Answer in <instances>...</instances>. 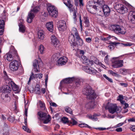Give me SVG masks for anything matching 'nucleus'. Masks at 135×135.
Wrapping results in <instances>:
<instances>
[{
	"mask_svg": "<svg viewBox=\"0 0 135 135\" xmlns=\"http://www.w3.org/2000/svg\"><path fill=\"white\" fill-rule=\"evenodd\" d=\"M82 93L90 99H94L97 97L96 95L94 90L89 85L87 86L83 89Z\"/></svg>",
	"mask_w": 135,
	"mask_h": 135,
	"instance_id": "nucleus-1",
	"label": "nucleus"
},
{
	"mask_svg": "<svg viewBox=\"0 0 135 135\" xmlns=\"http://www.w3.org/2000/svg\"><path fill=\"white\" fill-rule=\"evenodd\" d=\"M38 115L39 116V119L44 121V124H47L50 122L51 119L50 116L49 115H47V113H44L42 111H40L38 113Z\"/></svg>",
	"mask_w": 135,
	"mask_h": 135,
	"instance_id": "nucleus-2",
	"label": "nucleus"
},
{
	"mask_svg": "<svg viewBox=\"0 0 135 135\" xmlns=\"http://www.w3.org/2000/svg\"><path fill=\"white\" fill-rule=\"evenodd\" d=\"M40 9V8L38 6H35L28 13L27 17V21L28 23L31 22L32 19L35 16V13L38 12Z\"/></svg>",
	"mask_w": 135,
	"mask_h": 135,
	"instance_id": "nucleus-3",
	"label": "nucleus"
},
{
	"mask_svg": "<svg viewBox=\"0 0 135 135\" xmlns=\"http://www.w3.org/2000/svg\"><path fill=\"white\" fill-rule=\"evenodd\" d=\"M106 109L108 110L109 112L112 114L117 112L119 110V109L116 104H113L108 102L105 107Z\"/></svg>",
	"mask_w": 135,
	"mask_h": 135,
	"instance_id": "nucleus-4",
	"label": "nucleus"
},
{
	"mask_svg": "<svg viewBox=\"0 0 135 135\" xmlns=\"http://www.w3.org/2000/svg\"><path fill=\"white\" fill-rule=\"evenodd\" d=\"M95 5L94 7L96 8L97 13L101 15V13L102 12V8L104 4V2L103 0H98L96 2H95Z\"/></svg>",
	"mask_w": 135,
	"mask_h": 135,
	"instance_id": "nucleus-5",
	"label": "nucleus"
},
{
	"mask_svg": "<svg viewBox=\"0 0 135 135\" xmlns=\"http://www.w3.org/2000/svg\"><path fill=\"white\" fill-rule=\"evenodd\" d=\"M118 57L113 58L112 60V66L115 68H118L123 66V60H118Z\"/></svg>",
	"mask_w": 135,
	"mask_h": 135,
	"instance_id": "nucleus-6",
	"label": "nucleus"
},
{
	"mask_svg": "<svg viewBox=\"0 0 135 135\" xmlns=\"http://www.w3.org/2000/svg\"><path fill=\"white\" fill-rule=\"evenodd\" d=\"M47 10L50 16L55 17L57 16L58 12L55 7L51 5L49 6L47 8Z\"/></svg>",
	"mask_w": 135,
	"mask_h": 135,
	"instance_id": "nucleus-7",
	"label": "nucleus"
},
{
	"mask_svg": "<svg viewBox=\"0 0 135 135\" xmlns=\"http://www.w3.org/2000/svg\"><path fill=\"white\" fill-rule=\"evenodd\" d=\"M115 8L117 11L121 14H124L128 12V8L120 4H116Z\"/></svg>",
	"mask_w": 135,
	"mask_h": 135,
	"instance_id": "nucleus-8",
	"label": "nucleus"
},
{
	"mask_svg": "<svg viewBox=\"0 0 135 135\" xmlns=\"http://www.w3.org/2000/svg\"><path fill=\"white\" fill-rule=\"evenodd\" d=\"M9 65L10 69L13 71L17 70L20 65L18 61L15 60L11 62Z\"/></svg>",
	"mask_w": 135,
	"mask_h": 135,
	"instance_id": "nucleus-9",
	"label": "nucleus"
},
{
	"mask_svg": "<svg viewBox=\"0 0 135 135\" xmlns=\"http://www.w3.org/2000/svg\"><path fill=\"white\" fill-rule=\"evenodd\" d=\"M83 70L85 72L90 74H95L97 71L94 68L91 67L85 66L83 68Z\"/></svg>",
	"mask_w": 135,
	"mask_h": 135,
	"instance_id": "nucleus-10",
	"label": "nucleus"
},
{
	"mask_svg": "<svg viewBox=\"0 0 135 135\" xmlns=\"http://www.w3.org/2000/svg\"><path fill=\"white\" fill-rule=\"evenodd\" d=\"M57 23L58 28L60 31H63L66 30V26L65 21L61 20L59 21Z\"/></svg>",
	"mask_w": 135,
	"mask_h": 135,
	"instance_id": "nucleus-11",
	"label": "nucleus"
},
{
	"mask_svg": "<svg viewBox=\"0 0 135 135\" xmlns=\"http://www.w3.org/2000/svg\"><path fill=\"white\" fill-rule=\"evenodd\" d=\"M80 59L84 64L86 65H90L93 63L92 61L90 60L86 56L83 55L81 56Z\"/></svg>",
	"mask_w": 135,
	"mask_h": 135,
	"instance_id": "nucleus-12",
	"label": "nucleus"
},
{
	"mask_svg": "<svg viewBox=\"0 0 135 135\" xmlns=\"http://www.w3.org/2000/svg\"><path fill=\"white\" fill-rule=\"evenodd\" d=\"M128 18L131 22L135 23V11L130 12L128 15Z\"/></svg>",
	"mask_w": 135,
	"mask_h": 135,
	"instance_id": "nucleus-13",
	"label": "nucleus"
},
{
	"mask_svg": "<svg viewBox=\"0 0 135 135\" xmlns=\"http://www.w3.org/2000/svg\"><path fill=\"white\" fill-rule=\"evenodd\" d=\"M33 69L34 71L36 73L40 72L39 65L37 60L35 59L33 62Z\"/></svg>",
	"mask_w": 135,
	"mask_h": 135,
	"instance_id": "nucleus-14",
	"label": "nucleus"
},
{
	"mask_svg": "<svg viewBox=\"0 0 135 135\" xmlns=\"http://www.w3.org/2000/svg\"><path fill=\"white\" fill-rule=\"evenodd\" d=\"M68 58L65 57H62L60 58L57 61L58 65H65L67 62Z\"/></svg>",
	"mask_w": 135,
	"mask_h": 135,
	"instance_id": "nucleus-15",
	"label": "nucleus"
},
{
	"mask_svg": "<svg viewBox=\"0 0 135 135\" xmlns=\"http://www.w3.org/2000/svg\"><path fill=\"white\" fill-rule=\"evenodd\" d=\"M120 26L118 25H113L111 26L110 30L117 34H119L120 29Z\"/></svg>",
	"mask_w": 135,
	"mask_h": 135,
	"instance_id": "nucleus-16",
	"label": "nucleus"
},
{
	"mask_svg": "<svg viewBox=\"0 0 135 135\" xmlns=\"http://www.w3.org/2000/svg\"><path fill=\"white\" fill-rule=\"evenodd\" d=\"M69 41L71 44V46L73 48L76 46V44L75 43V39L74 36L73 34H71L69 36Z\"/></svg>",
	"mask_w": 135,
	"mask_h": 135,
	"instance_id": "nucleus-17",
	"label": "nucleus"
},
{
	"mask_svg": "<svg viewBox=\"0 0 135 135\" xmlns=\"http://www.w3.org/2000/svg\"><path fill=\"white\" fill-rule=\"evenodd\" d=\"M51 38V44L55 46H56L59 43V41L55 36L52 35Z\"/></svg>",
	"mask_w": 135,
	"mask_h": 135,
	"instance_id": "nucleus-18",
	"label": "nucleus"
},
{
	"mask_svg": "<svg viewBox=\"0 0 135 135\" xmlns=\"http://www.w3.org/2000/svg\"><path fill=\"white\" fill-rule=\"evenodd\" d=\"M11 54L12 55L13 59H15L19 60L20 59L19 56L18 55L17 51L15 49L11 50L9 51Z\"/></svg>",
	"mask_w": 135,
	"mask_h": 135,
	"instance_id": "nucleus-19",
	"label": "nucleus"
},
{
	"mask_svg": "<svg viewBox=\"0 0 135 135\" xmlns=\"http://www.w3.org/2000/svg\"><path fill=\"white\" fill-rule=\"evenodd\" d=\"M102 12H104V14L105 15H109L110 12V9L108 6L106 5H104L102 8Z\"/></svg>",
	"mask_w": 135,
	"mask_h": 135,
	"instance_id": "nucleus-20",
	"label": "nucleus"
},
{
	"mask_svg": "<svg viewBox=\"0 0 135 135\" xmlns=\"http://www.w3.org/2000/svg\"><path fill=\"white\" fill-rule=\"evenodd\" d=\"M9 86L8 85L2 86L1 89L2 92H3L4 93H6L10 92L11 91V89Z\"/></svg>",
	"mask_w": 135,
	"mask_h": 135,
	"instance_id": "nucleus-21",
	"label": "nucleus"
},
{
	"mask_svg": "<svg viewBox=\"0 0 135 135\" xmlns=\"http://www.w3.org/2000/svg\"><path fill=\"white\" fill-rule=\"evenodd\" d=\"M95 6L88 5L86 6L88 11L92 14H95L97 13L96 8L94 7Z\"/></svg>",
	"mask_w": 135,
	"mask_h": 135,
	"instance_id": "nucleus-22",
	"label": "nucleus"
},
{
	"mask_svg": "<svg viewBox=\"0 0 135 135\" xmlns=\"http://www.w3.org/2000/svg\"><path fill=\"white\" fill-rule=\"evenodd\" d=\"M1 97L3 101L4 102H8L10 100V98L7 94H6L4 93H3L1 94Z\"/></svg>",
	"mask_w": 135,
	"mask_h": 135,
	"instance_id": "nucleus-23",
	"label": "nucleus"
},
{
	"mask_svg": "<svg viewBox=\"0 0 135 135\" xmlns=\"http://www.w3.org/2000/svg\"><path fill=\"white\" fill-rule=\"evenodd\" d=\"M8 85L11 86L13 90L14 91H17L18 89V87L17 85L12 81H11L8 83Z\"/></svg>",
	"mask_w": 135,
	"mask_h": 135,
	"instance_id": "nucleus-24",
	"label": "nucleus"
},
{
	"mask_svg": "<svg viewBox=\"0 0 135 135\" xmlns=\"http://www.w3.org/2000/svg\"><path fill=\"white\" fill-rule=\"evenodd\" d=\"M46 27L47 30L51 32L53 31V25L52 22H50L47 23L46 24Z\"/></svg>",
	"mask_w": 135,
	"mask_h": 135,
	"instance_id": "nucleus-25",
	"label": "nucleus"
},
{
	"mask_svg": "<svg viewBox=\"0 0 135 135\" xmlns=\"http://www.w3.org/2000/svg\"><path fill=\"white\" fill-rule=\"evenodd\" d=\"M66 1V2H64V3L68 7L70 11L72 12L73 11V9H72V7L73 6V5L71 4L70 0H65Z\"/></svg>",
	"mask_w": 135,
	"mask_h": 135,
	"instance_id": "nucleus-26",
	"label": "nucleus"
},
{
	"mask_svg": "<svg viewBox=\"0 0 135 135\" xmlns=\"http://www.w3.org/2000/svg\"><path fill=\"white\" fill-rule=\"evenodd\" d=\"M74 80V78H66L62 80L60 83L62 84L66 83H71Z\"/></svg>",
	"mask_w": 135,
	"mask_h": 135,
	"instance_id": "nucleus-27",
	"label": "nucleus"
},
{
	"mask_svg": "<svg viewBox=\"0 0 135 135\" xmlns=\"http://www.w3.org/2000/svg\"><path fill=\"white\" fill-rule=\"evenodd\" d=\"M9 128L7 124H5L4 126L3 129V135H9Z\"/></svg>",
	"mask_w": 135,
	"mask_h": 135,
	"instance_id": "nucleus-28",
	"label": "nucleus"
},
{
	"mask_svg": "<svg viewBox=\"0 0 135 135\" xmlns=\"http://www.w3.org/2000/svg\"><path fill=\"white\" fill-rule=\"evenodd\" d=\"M75 37L76 40V45H78L81 46H82L83 44V41L80 38L79 36Z\"/></svg>",
	"mask_w": 135,
	"mask_h": 135,
	"instance_id": "nucleus-29",
	"label": "nucleus"
},
{
	"mask_svg": "<svg viewBox=\"0 0 135 135\" xmlns=\"http://www.w3.org/2000/svg\"><path fill=\"white\" fill-rule=\"evenodd\" d=\"M94 106V102L93 101L87 103L85 105L86 108L88 109L93 108Z\"/></svg>",
	"mask_w": 135,
	"mask_h": 135,
	"instance_id": "nucleus-30",
	"label": "nucleus"
},
{
	"mask_svg": "<svg viewBox=\"0 0 135 135\" xmlns=\"http://www.w3.org/2000/svg\"><path fill=\"white\" fill-rule=\"evenodd\" d=\"M12 56L9 52L5 55L4 57L6 58L7 60L10 61L13 59Z\"/></svg>",
	"mask_w": 135,
	"mask_h": 135,
	"instance_id": "nucleus-31",
	"label": "nucleus"
},
{
	"mask_svg": "<svg viewBox=\"0 0 135 135\" xmlns=\"http://www.w3.org/2000/svg\"><path fill=\"white\" fill-rule=\"evenodd\" d=\"M44 32L42 30H40L38 31V36L39 38L42 40L44 38Z\"/></svg>",
	"mask_w": 135,
	"mask_h": 135,
	"instance_id": "nucleus-32",
	"label": "nucleus"
},
{
	"mask_svg": "<svg viewBox=\"0 0 135 135\" xmlns=\"http://www.w3.org/2000/svg\"><path fill=\"white\" fill-rule=\"evenodd\" d=\"M120 44V43L117 42H112L110 43L109 45L108 46V48L109 49L111 50L114 48V46H113V45L116 46L117 45Z\"/></svg>",
	"mask_w": 135,
	"mask_h": 135,
	"instance_id": "nucleus-33",
	"label": "nucleus"
},
{
	"mask_svg": "<svg viewBox=\"0 0 135 135\" xmlns=\"http://www.w3.org/2000/svg\"><path fill=\"white\" fill-rule=\"evenodd\" d=\"M19 26V30L20 32L22 33H24L26 30L25 26L22 24H19L18 25Z\"/></svg>",
	"mask_w": 135,
	"mask_h": 135,
	"instance_id": "nucleus-34",
	"label": "nucleus"
},
{
	"mask_svg": "<svg viewBox=\"0 0 135 135\" xmlns=\"http://www.w3.org/2000/svg\"><path fill=\"white\" fill-rule=\"evenodd\" d=\"M71 32V34H73V35L74 34L76 37L79 36L78 33V31L76 28L74 27H73L72 28Z\"/></svg>",
	"mask_w": 135,
	"mask_h": 135,
	"instance_id": "nucleus-35",
	"label": "nucleus"
},
{
	"mask_svg": "<svg viewBox=\"0 0 135 135\" xmlns=\"http://www.w3.org/2000/svg\"><path fill=\"white\" fill-rule=\"evenodd\" d=\"M8 14L4 10L3 12L2 13L1 16V18H2L5 20L6 21L7 19Z\"/></svg>",
	"mask_w": 135,
	"mask_h": 135,
	"instance_id": "nucleus-36",
	"label": "nucleus"
},
{
	"mask_svg": "<svg viewBox=\"0 0 135 135\" xmlns=\"http://www.w3.org/2000/svg\"><path fill=\"white\" fill-rule=\"evenodd\" d=\"M38 105H39L42 110H44L45 109V104L44 102L40 100L38 103Z\"/></svg>",
	"mask_w": 135,
	"mask_h": 135,
	"instance_id": "nucleus-37",
	"label": "nucleus"
},
{
	"mask_svg": "<svg viewBox=\"0 0 135 135\" xmlns=\"http://www.w3.org/2000/svg\"><path fill=\"white\" fill-rule=\"evenodd\" d=\"M35 92L36 94H40V89L39 85H37L35 88Z\"/></svg>",
	"mask_w": 135,
	"mask_h": 135,
	"instance_id": "nucleus-38",
	"label": "nucleus"
},
{
	"mask_svg": "<svg viewBox=\"0 0 135 135\" xmlns=\"http://www.w3.org/2000/svg\"><path fill=\"white\" fill-rule=\"evenodd\" d=\"M5 25V23L4 20H0V29H4Z\"/></svg>",
	"mask_w": 135,
	"mask_h": 135,
	"instance_id": "nucleus-39",
	"label": "nucleus"
},
{
	"mask_svg": "<svg viewBox=\"0 0 135 135\" xmlns=\"http://www.w3.org/2000/svg\"><path fill=\"white\" fill-rule=\"evenodd\" d=\"M65 110L66 112L71 114H72L73 112L72 109L69 107L66 106L65 108Z\"/></svg>",
	"mask_w": 135,
	"mask_h": 135,
	"instance_id": "nucleus-40",
	"label": "nucleus"
},
{
	"mask_svg": "<svg viewBox=\"0 0 135 135\" xmlns=\"http://www.w3.org/2000/svg\"><path fill=\"white\" fill-rule=\"evenodd\" d=\"M84 23L85 24V26L88 27L89 26V20L88 19L87 17H84Z\"/></svg>",
	"mask_w": 135,
	"mask_h": 135,
	"instance_id": "nucleus-41",
	"label": "nucleus"
},
{
	"mask_svg": "<svg viewBox=\"0 0 135 135\" xmlns=\"http://www.w3.org/2000/svg\"><path fill=\"white\" fill-rule=\"evenodd\" d=\"M43 76V74L41 73L37 74L34 75L33 74V77L35 78H38L40 79H41L42 78Z\"/></svg>",
	"mask_w": 135,
	"mask_h": 135,
	"instance_id": "nucleus-42",
	"label": "nucleus"
},
{
	"mask_svg": "<svg viewBox=\"0 0 135 135\" xmlns=\"http://www.w3.org/2000/svg\"><path fill=\"white\" fill-rule=\"evenodd\" d=\"M126 32V29L124 27L120 28L119 34H124Z\"/></svg>",
	"mask_w": 135,
	"mask_h": 135,
	"instance_id": "nucleus-43",
	"label": "nucleus"
},
{
	"mask_svg": "<svg viewBox=\"0 0 135 135\" xmlns=\"http://www.w3.org/2000/svg\"><path fill=\"white\" fill-rule=\"evenodd\" d=\"M23 129L28 133H30L31 132V130L28 128L27 126H23L22 127Z\"/></svg>",
	"mask_w": 135,
	"mask_h": 135,
	"instance_id": "nucleus-44",
	"label": "nucleus"
},
{
	"mask_svg": "<svg viewBox=\"0 0 135 135\" xmlns=\"http://www.w3.org/2000/svg\"><path fill=\"white\" fill-rule=\"evenodd\" d=\"M62 121L63 123H69L70 121H68V118L66 117H63L62 119Z\"/></svg>",
	"mask_w": 135,
	"mask_h": 135,
	"instance_id": "nucleus-45",
	"label": "nucleus"
},
{
	"mask_svg": "<svg viewBox=\"0 0 135 135\" xmlns=\"http://www.w3.org/2000/svg\"><path fill=\"white\" fill-rule=\"evenodd\" d=\"M39 50L41 54H43L44 53V47L42 45H40L39 48Z\"/></svg>",
	"mask_w": 135,
	"mask_h": 135,
	"instance_id": "nucleus-46",
	"label": "nucleus"
},
{
	"mask_svg": "<svg viewBox=\"0 0 135 135\" xmlns=\"http://www.w3.org/2000/svg\"><path fill=\"white\" fill-rule=\"evenodd\" d=\"M69 123L73 124V125H76L77 123V122L74 119L71 118V121H70Z\"/></svg>",
	"mask_w": 135,
	"mask_h": 135,
	"instance_id": "nucleus-47",
	"label": "nucleus"
},
{
	"mask_svg": "<svg viewBox=\"0 0 135 135\" xmlns=\"http://www.w3.org/2000/svg\"><path fill=\"white\" fill-rule=\"evenodd\" d=\"M109 73L113 76H117L118 75V74H117V73L115 72L112 70H109L108 71Z\"/></svg>",
	"mask_w": 135,
	"mask_h": 135,
	"instance_id": "nucleus-48",
	"label": "nucleus"
},
{
	"mask_svg": "<svg viewBox=\"0 0 135 135\" xmlns=\"http://www.w3.org/2000/svg\"><path fill=\"white\" fill-rule=\"evenodd\" d=\"M79 127H88L90 128V127L88 125L85 123H81L79 124Z\"/></svg>",
	"mask_w": 135,
	"mask_h": 135,
	"instance_id": "nucleus-49",
	"label": "nucleus"
},
{
	"mask_svg": "<svg viewBox=\"0 0 135 135\" xmlns=\"http://www.w3.org/2000/svg\"><path fill=\"white\" fill-rule=\"evenodd\" d=\"M122 44L124 46H130L133 45V44L131 42H127L126 43H123Z\"/></svg>",
	"mask_w": 135,
	"mask_h": 135,
	"instance_id": "nucleus-50",
	"label": "nucleus"
},
{
	"mask_svg": "<svg viewBox=\"0 0 135 135\" xmlns=\"http://www.w3.org/2000/svg\"><path fill=\"white\" fill-rule=\"evenodd\" d=\"M111 36L109 35L108 37H106L102 38L101 40L103 41H107L109 40L111 37Z\"/></svg>",
	"mask_w": 135,
	"mask_h": 135,
	"instance_id": "nucleus-51",
	"label": "nucleus"
},
{
	"mask_svg": "<svg viewBox=\"0 0 135 135\" xmlns=\"http://www.w3.org/2000/svg\"><path fill=\"white\" fill-rule=\"evenodd\" d=\"M118 98L117 100L118 101H120L123 99V96L122 95H119Z\"/></svg>",
	"mask_w": 135,
	"mask_h": 135,
	"instance_id": "nucleus-52",
	"label": "nucleus"
},
{
	"mask_svg": "<svg viewBox=\"0 0 135 135\" xmlns=\"http://www.w3.org/2000/svg\"><path fill=\"white\" fill-rule=\"evenodd\" d=\"M108 55L106 56L104 58V61L106 63H108L109 61V59Z\"/></svg>",
	"mask_w": 135,
	"mask_h": 135,
	"instance_id": "nucleus-53",
	"label": "nucleus"
},
{
	"mask_svg": "<svg viewBox=\"0 0 135 135\" xmlns=\"http://www.w3.org/2000/svg\"><path fill=\"white\" fill-rule=\"evenodd\" d=\"M119 84L122 86L124 87H126L128 86V84L127 83H120Z\"/></svg>",
	"mask_w": 135,
	"mask_h": 135,
	"instance_id": "nucleus-54",
	"label": "nucleus"
},
{
	"mask_svg": "<svg viewBox=\"0 0 135 135\" xmlns=\"http://www.w3.org/2000/svg\"><path fill=\"white\" fill-rule=\"evenodd\" d=\"M91 41V39L90 37H88L86 38V41L87 42L90 43Z\"/></svg>",
	"mask_w": 135,
	"mask_h": 135,
	"instance_id": "nucleus-55",
	"label": "nucleus"
},
{
	"mask_svg": "<svg viewBox=\"0 0 135 135\" xmlns=\"http://www.w3.org/2000/svg\"><path fill=\"white\" fill-rule=\"evenodd\" d=\"M130 129L134 131H135V126H132L130 128Z\"/></svg>",
	"mask_w": 135,
	"mask_h": 135,
	"instance_id": "nucleus-56",
	"label": "nucleus"
},
{
	"mask_svg": "<svg viewBox=\"0 0 135 135\" xmlns=\"http://www.w3.org/2000/svg\"><path fill=\"white\" fill-rule=\"evenodd\" d=\"M50 105L53 107H56L57 106V105L54 102H51L50 103Z\"/></svg>",
	"mask_w": 135,
	"mask_h": 135,
	"instance_id": "nucleus-57",
	"label": "nucleus"
},
{
	"mask_svg": "<svg viewBox=\"0 0 135 135\" xmlns=\"http://www.w3.org/2000/svg\"><path fill=\"white\" fill-rule=\"evenodd\" d=\"M130 38L131 39L135 41V34L130 36Z\"/></svg>",
	"mask_w": 135,
	"mask_h": 135,
	"instance_id": "nucleus-58",
	"label": "nucleus"
},
{
	"mask_svg": "<svg viewBox=\"0 0 135 135\" xmlns=\"http://www.w3.org/2000/svg\"><path fill=\"white\" fill-rule=\"evenodd\" d=\"M116 131L118 132H121L122 131V129L121 128H117L116 130Z\"/></svg>",
	"mask_w": 135,
	"mask_h": 135,
	"instance_id": "nucleus-59",
	"label": "nucleus"
},
{
	"mask_svg": "<svg viewBox=\"0 0 135 135\" xmlns=\"http://www.w3.org/2000/svg\"><path fill=\"white\" fill-rule=\"evenodd\" d=\"M76 10H74V13L73 14V16H74V18H75L76 17Z\"/></svg>",
	"mask_w": 135,
	"mask_h": 135,
	"instance_id": "nucleus-60",
	"label": "nucleus"
},
{
	"mask_svg": "<svg viewBox=\"0 0 135 135\" xmlns=\"http://www.w3.org/2000/svg\"><path fill=\"white\" fill-rule=\"evenodd\" d=\"M97 115L96 114H94L93 115V120H96L97 119Z\"/></svg>",
	"mask_w": 135,
	"mask_h": 135,
	"instance_id": "nucleus-61",
	"label": "nucleus"
},
{
	"mask_svg": "<svg viewBox=\"0 0 135 135\" xmlns=\"http://www.w3.org/2000/svg\"><path fill=\"white\" fill-rule=\"evenodd\" d=\"M128 121V122H134V117L129 119Z\"/></svg>",
	"mask_w": 135,
	"mask_h": 135,
	"instance_id": "nucleus-62",
	"label": "nucleus"
},
{
	"mask_svg": "<svg viewBox=\"0 0 135 135\" xmlns=\"http://www.w3.org/2000/svg\"><path fill=\"white\" fill-rule=\"evenodd\" d=\"M48 76L47 75L46 76L45 78V82L46 84H47V81H48Z\"/></svg>",
	"mask_w": 135,
	"mask_h": 135,
	"instance_id": "nucleus-63",
	"label": "nucleus"
},
{
	"mask_svg": "<svg viewBox=\"0 0 135 135\" xmlns=\"http://www.w3.org/2000/svg\"><path fill=\"white\" fill-rule=\"evenodd\" d=\"M97 129H98L100 130L103 131L106 129V128H96Z\"/></svg>",
	"mask_w": 135,
	"mask_h": 135,
	"instance_id": "nucleus-64",
	"label": "nucleus"
}]
</instances>
